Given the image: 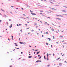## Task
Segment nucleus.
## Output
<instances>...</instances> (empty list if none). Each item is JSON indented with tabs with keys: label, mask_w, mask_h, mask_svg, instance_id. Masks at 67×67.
<instances>
[{
	"label": "nucleus",
	"mask_w": 67,
	"mask_h": 67,
	"mask_svg": "<svg viewBox=\"0 0 67 67\" xmlns=\"http://www.w3.org/2000/svg\"><path fill=\"white\" fill-rule=\"evenodd\" d=\"M10 67H12V65H10Z\"/></svg>",
	"instance_id": "obj_34"
},
{
	"label": "nucleus",
	"mask_w": 67,
	"mask_h": 67,
	"mask_svg": "<svg viewBox=\"0 0 67 67\" xmlns=\"http://www.w3.org/2000/svg\"><path fill=\"white\" fill-rule=\"evenodd\" d=\"M9 21H11V19H9Z\"/></svg>",
	"instance_id": "obj_51"
},
{
	"label": "nucleus",
	"mask_w": 67,
	"mask_h": 67,
	"mask_svg": "<svg viewBox=\"0 0 67 67\" xmlns=\"http://www.w3.org/2000/svg\"><path fill=\"white\" fill-rule=\"evenodd\" d=\"M53 56H54V54H53Z\"/></svg>",
	"instance_id": "obj_54"
},
{
	"label": "nucleus",
	"mask_w": 67,
	"mask_h": 67,
	"mask_svg": "<svg viewBox=\"0 0 67 67\" xmlns=\"http://www.w3.org/2000/svg\"><path fill=\"white\" fill-rule=\"evenodd\" d=\"M48 53H47V57H48Z\"/></svg>",
	"instance_id": "obj_22"
},
{
	"label": "nucleus",
	"mask_w": 67,
	"mask_h": 67,
	"mask_svg": "<svg viewBox=\"0 0 67 67\" xmlns=\"http://www.w3.org/2000/svg\"><path fill=\"white\" fill-rule=\"evenodd\" d=\"M27 19H29V18L27 17Z\"/></svg>",
	"instance_id": "obj_60"
},
{
	"label": "nucleus",
	"mask_w": 67,
	"mask_h": 67,
	"mask_svg": "<svg viewBox=\"0 0 67 67\" xmlns=\"http://www.w3.org/2000/svg\"><path fill=\"white\" fill-rule=\"evenodd\" d=\"M1 10H2V11H3V12H4V10H2V9H1Z\"/></svg>",
	"instance_id": "obj_13"
},
{
	"label": "nucleus",
	"mask_w": 67,
	"mask_h": 67,
	"mask_svg": "<svg viewBox=\"0 0 67 67\" xmlns=\"http://www.w3.org/2000/svg\"><path fill=\"white\" fill-rule=\"evenodd\" d=\"M56 16H61V17H63V16L61 15H56Z\"/></svg>",
	"instance_id": "obj_4"
},
{
	"label": "nucleus",
	"mask_w": 67,
	"mask_h": 67,
	"mask_svg": "<svg viewBox=\"0 0 67 67\" xmlns=\"http://www.w3.org/2000/svg\"><path fill=\"white\" fill-rule=\"evenodd\" d=\"M15 48H16V49H19V48H16V47H15Z\"/></svg>",
	"instance_id": "obj_30"
},
{
	"label": "nucleus",
	"mask_w": 67,
	"mask_h": 67,
	"mask_svg": "<svg viewBox=\"0 0 67 67\" xmlns=\"http://www.w3.org/2000/svg\"><path fill=\"white\" fill-rule=\"evenodd\" d=\"M11 7H12V8H13V6H11Z\"/></svg>",
	"instance_id": "obj_58"
},
{
	"label": "nucleus",
	"mask_w": 67,
	"mask_h": 67,
	"mask_svg": "<svg viewBox=\"0 0 67 67\" xmlns=\"http://www.w3.org/2000/svg\"><path fill=\"white\" fill-rule=\"evenodd\" d=\"M63 15H67V14H63Z\"/></svg>",
	"instance_id": "obj_9"
},
{
	"label": "nucleus",
	"mask_w": 67,
	"mask_h": 67,
	"mask_svg": "<svg viewBox=\"0 0 67 67\" xmlns=\"http://www.w3.org/2000/svg\"><path fill=\"white\" fill-rule=\"evenodd\" d=\"M15 46H18V45H16Z\"/></svg>",
	"instance_id": "obj_62"
},
{
	"label": "nucleus",
	"mask_w": 67,
	"mask_h": 67,
	"mask_svg": "<svg viewBox=\"0 0 67 67\" xmlns=\"http://www.w3.org/2000/svg\"><path fill=\"white\" fill-rule=\"evenodd\" d=\"M30 27H29V28H26V30H27V29H30Z\"/></svg>",
	"instance_id": "obj_23"
},
{
	"label": "nucleus",
	"mask_w": 67,
	"mask_h": 67,
	"mask_svg": "<svg viewBox=\"0 0 67 67\" xmlns=\"http://www.w3.org/2000/svg\"><path fill=\"white\" fill-rule=\"evenodd\" d=\"M36 63H38V62H41V61L38 60L37 61H36Z\"/></svg>",
	"instance_id": "obj_3"
},
{
	"label": "nucleus",
	"mask_w": 67,
	"mask_h": 67,
	"mask_svg": "<svg viewBox=\"0 0 67 67\" xmlns=\"http://www.w3.org/2000/svg\"><path fill=\"white\" fill-rule=\"evenodd\" d=\"M60 59V58H59L57 59V60L58 59Z\"/></svg>",
	"instance_id": "obj_25"
},
{
	"label": "nucleus",
	"mask_w": 67,
	"mask_h": 67,
	"mask_svg": "<svg viewBox=\"0 0 67 67\" xmlns=\"http://www.w3.org/2000/svg\"><path fill=\"white\" fill-rule=\"evenodd\" d=\"M20 31L21 32H22V29L20 30Z\"/></svg>",
	"instance_id": "obj_35"
},
{
	"label": "nucleus",
	"mask_w": 67,
	"mask_h": 67,
	"mask_svg": "<svg viewBox=\"0 0 67 67\" xmlns=\"http://www.w3.org/2000/svg\"><path fill=\"white\" fill-rule=\"evenodd\" d=\"M40 12H43V11H41V10H40Z\"/></svg>",
	"instance_id": "obj_38"
},
{
	"label": "nucleus",
	"mask_w": 67,
	"mask_h": 67,
	"mask_svg": "<svg viewBox=\"0 0 67 67\" xmlns=\"http://www.w3.org/2000/svg\"><path fill=\"white\" fill-rule=\"evenodd\" d=\"M49 66H50V65H47V67H49Z\"/></svg>",
	"instance_id": "obj_27"
},
{
	"label": "nucleus",
	"mask_w": 67,
	"mask_h": 67,
	"mask_svg": "<svg viewBox=\"0 0 67 67\" xmlns=\"http://www.w3.org/2000/svg\"><path fill=\"white\" fill-rule=\"evenodd\" d=\"M8 40H9L10 41V39H9L8 38Z\"/></svg>",
	"instance_id": "obj_64"
},
{
	"label": "nucleus",
	"mask_w": 67,
	"mask_h": 67,
	"mask_svg": "<svg viewBox=\"0 0 67 67\" xmlns=\"http://www.w3.org/2000/svg\"><path fill=\"white\" fill-rule=\"evenodd\" d=\"M51 47H52V45H51Z\"/></svg>",
	"instance_id": "obj_61"
},
{
	"label": "nucleus",
	"mask_w": 67,
	"mask_h": 67,
	"mask_svg": "<svg viewBox=\"0 0 67 67\" xmlns=\"http://www.w3.org/2000/svg\"><path fill=\"white\" fill-rule=\"evenodd\" d=\"M24 15V16H25V15L24 14H23Z\"/></svg>",
	"instance_id": "obj_59"
},
{
	"label": "nucleus",
	"mask_w": 67,
	"mask_h": 67,
	"mask_svg": "<svg viewBox=\"0 0 67 67\" xmlns=\"http://www.w3.org/2000/svg\"><path fill=\"white\" fill-rule=\"evenodd\" d=\"M59 66H62V63H59Z\"/></svg>",
	"instance_id": "obj_6"
},
{
	"label": "nucleus",
	"mask_w": 67,
	"mask_h": 67,
	"mask_svg": "<svg viewBox=\"0 0 67 67\" xmlns=\"http://www.w3.org/2000/svg\"><path fill=\"white\" fill-rule=\"evenodd\" d=\"M53 39H55V37H54V36H53Z\"/></svg>",
	"instance_id": "obj_26"
},
{
	"label": "nucleus",
	"mask_w": 67,
	"mask_h": 67,
	"mask_svg": "<svg viewBox=\"0 0 67 67\" xmlns=\"http://www.w3.org/2000/svg\"><path fill=\"white\" fill-rule=\"evenodd\" d=\"M56 19H58V20H60V19H59V18H56Z\"/></svg>",
	"instance_id": "obj_8"
},
{
	"label": "nucleus",
	"mask_w": 67,
	"mask_h": 67,
	"mask_svg": "<svg viewBox=\"0 0 67 67\" xmlns=\"http://www.w3.org/2000/svg\"><path fill=\"white\" fill-rule=\"evenodd\" d=\"M46 44L47 45H48V43H46Z\"/></svg>",
	"instance_id": "obj_16"
},
{
	"label": "nucleus",
	"mask_w": 67,
	"mask_h": 67,
	"mask_svg": "<svg viewBox=\"0 0 67 67\" xmlns=\"http://www.w3.org/2000/svg\"><path fill=\"white\" fill-rule=\"evenodd\" d=\"M51 9H52V10H54L55 11L56 10H57L55 8H50Z\"/></svg>",
	"instance_id": "obj_1"
},
{
	"label": "nucleus",
	"mask_w": 67,
	"mask_h": 67,
	"mask_svg": "<svg viewBox=\"0 0 67 67\" xmlns=\"http://www.w3.org/2000/svg\"><path fill=\"white\" fill-rule=\"evenodd\" d=\"M48 18L49 19H51V18L50 17H48Z\"/></svg>",
	"instance_id": "obj_37"
},
{
	"label": "nucleus",
	"mask_w": 67,
	"mask_h": 67,
	"mask_svg": "<svg viewBox=\"0 0 67 67\" xmlns=\"http://www.w3.org/2000/svg\"><path fill=\"white\" fill-rule=\"evenodd\" d=\"M42 57V56H41L39 58V59H41V58Z\"/></svg>",
	"instance_id": "obj_32"
},
{
	"label": "nucleus",
	"mask_w": 67,
	"mask_h": 67,
	"mask_svg": "<svg viewBox=\"0 0 67 67\" xmlns=\"http://www.w3.org/2000/svg\"><path fill=\"white\" fill-rule=\"evenodd\" d=\"M26 26H27V24H25Z\"/></svg>",
	"instance_id": "obj_33"
},
{
	"label": "nucleus",
	"mask_w": 67,
	"mask_h": 67,
	"mask_svg": "<svg viewBox=\"0 0 67 67\" xmlns=\"http://www.w3.org/2000/svg\"><path fill=\"white\" fill-rule=\"evenodd\" d=\"M67 44V43H66V42H65V43H64V44Z\"/></svg>",
	"instance_id": "obj_28"
},
{
	"label": "nucleus",
	"mask_w": 67,
	"mask_h": 67,
	"mask_svg": "<svg viewBox=\"0 0 67 67\" xmlns=\"http://www.w3.org/2000/svg\"><path fill=\"white\" fill-rule=\"evenodd\" d=\"M44 59H46V58L45 57V56H44Z\"/></svg>",
	"instance_id": "obj_20"
},
{
	"label": "nucleus",
	"mask_w": 67,
	"mask_h": 67,
	"mask_svg": "<svg viewBox=\"0 0 67 67\" xmlns=\"http://www.w3.org/2000/svg\"><path fill=\"white\" fill-rule=\"evenodd\" d=\"M62 12H66V10H62Z\"/></svg>",
	"instance_id": "obj_10"
},
{
	"label": "nucleus",
	"mask_w": 67,
	"mask_h": 67,
	"mask_svg": "<svg viewBox=\"0 0 67 67\" xmlns=\"http://www.w3.org/2000/svg\"><path fill=\"white\" fill-rule=\"evenodd\" d=\"M51 2V3H52L53 4V3H52V2Z\"/></svg>",
	"instance_id": "obj_36"
},
{
	"label": "nucleus",
	"mask_w": 67,
	"mask_h": 67,
	"mask_svg": "<svg viewBox=\"0 0 67 67\" xmlns=\"http://www.w3.org/2000/svg\"><path fill=\"white\" fill-rule=\"evenodd\" d=\"M57 44H58V42H57Z\"/></svg>",
	"instance_id": "obj_57"
},
{
	"label": "nucleus",
	"mask_w": 67,
	"mask_h": 67,
	"mask_svg": "<svg viewBox=\"0 0 67 67\" xmlns=\"http://www.w3.org/2000/svg\"><path fill=\"white\" fill-rule=\"evenodd\" d=\"M4 17L5 18H6L7 17V16L6 15H4Z\"/></svg>",
	"instance_id": "obj_12"
},
{
	"label": "nucleus",
	"mask_w": 67,
	"mask_h": 67,
	"mask_svg": "<svg viewBox=\"0 0 67 67\" xmlns=\"http://www.w3.org/2000/svg\"><path fill=\"white\" fill-rule=\"evenodd\" d=\"M21 54H23V52H21Z\"/></svg>",
	"instance_id": "obj_50"
},
{
	"label": "nucleus",
	"mask_w": 67,
	"mask_h": 67,
	"mask_svg": "<svg viewBox=\"0 0 67 67\" xmlns=\"http://www.w3.org/2000/svg\"><path fill=\"white\" fill-rule=\"evenodd\" d=\"M65 41L64 40V41H62V42H64Z\"/></svg>",
	"instance_id": "obj_53"
},
{
	"label": "nucleus",
	"mask_w": 67,
	"mask_h": 67,
	"mask_svg": "<svg viewBox=\"0 0 67 67\" xmlns=\"http://www.w3.org/2000/svg\"><path fill=\"white\" fill-rule=\"evenodd\" d=\"M47 60H48L49 59H48V57H47Z\"/></svg>",
	"instance_id": "obj_21"
},
{
	"label": "nucleus",
	"mask_w": 67,
	"mask_h": 67,
	"mask_svg": "<svg viewBox=\"0 0 67 67\" xmlns=\"http://www.w3.org/2000/svg\"><path fill=\"white\" fill-rule=\"evenodd\" d=\"M27 5V7H29V5H28L26 4H25Z\"/></svg>",
	"instance_id": "obj_29"
},
{
	"label": "nucleus",
	"mask_w": 67,
	"mask_h": 67,
	"mask_svg": "<svg viewBox=\"0 0 67 67\" xmlns=\"http://www.w3.org/2000/svg\"><path fill=\"white\" fill-rule=\"evenodd\" d=\"M7 25H8V22H7Z\"/></svg>",
	"instance_id": "obj_43"
},
{
	"label": "nucleus",
	"mask_w": 67,
	"mask_h": 67,
	"mask_svg": "<svg viewBox=\"0 0 67 67\" xmlns=\"http://www.w3.org/2000/svg\"><path fill=\"white\" fill-rule=\"evenodd\" d=\"M14 44L15 45H16V43H14Z\"/></svg>",
	"instance_id": "obj_40"
},
{
	"label": "nucleus",
	"mask_w": 67,
	"mask_h": 67,
	"mask_svg": "<svg viewBox=\"0 0 67 67\" xmlns=\"http://www.w3.org/2000/svg\"><path fill=\"white\" fill-rule=\"evenodd\" d=\"M51 38H49V41H51Z\"/></svg>",
	"instance_id": "obj_24"
},
{
	"label": "nucleus",
	"mask_w": 67,
	"mask_h": 67,
	"mask_svg": "<svg viewBox=\"0 0 67 67\" xmlns=\"http://www.w3.org/2000/svg\"><path fill=\"white\" fill-rule=\"evenodd\" d=\"M38 51V49L35 50V52H36V51Z\"/></svg>",
	"instance_id": "obj_19"
},
{
	"label": "nucleus",
	"mask_w": 67,
	"mask_h": 67,
	"mask_svg": "<svg viewBox=\"0 0 67 67\" xmlns=\"http://www.w3.org/2000/svg\"><path fill=\"white\" fill-rule=\"evenodd\" d=\"M10 13L11 14H12V12H10Z\"/></svg>",
	"instance_id": "obj_31"
},
{
	"label": "nucleus",
	"mask_w": 67,
	"mask_h": 67,
	"mask_svg": "<svg viewBox=\"0 0 67 67\" xmlns=\"http://www.w3.org/2000/svg\"><path fill=\"white\" fill-rule=\"evenodd\" d=\"M21 58H19V59H21Z\"/></svg>",
	"instance_id": "obj_49"
},
{
	"label": "nucleus",
	"mask_w": 67,
	"mask_h": 67,
	"mask_svg": "<svg viewBox=\"0 0 67 67\" xmlns=\"http://www.w3.org/2000/svg\"><path fill=\"white\" fill-rule=\"evenodd\" d=\"M64 7H65V8H67V7H66L65 6H64Z\"/></svg>",
	"instance_id": "obj_56"
},
{
	"label": "nucleus",
	"mask_w": 67,
	"mask_h": 67,
	"mask_svg": "<svg viewBox=\"0 0 67 67\" xmlns=\"http://www.w3.org/2000/svg\"><path fill=\"white\" fill-rule=\"evenodd\" d=\"M17 26H19V25H18V24H17Z\"/></svg>",
	"instance_id": "obj_48"
},
{
	"label": "nucleus",
	"mask_w": 67,
	"mask_h": 67,
	"mask_svg": "<svg viewBox=\"0 0 67 67\" xmlns=\"http://www.w3.org/2000/svg\"><path fill=\"white\" fill-rule=\"evenodd\" d=\"M1 22V20H0V23Z\"/></svg>",
	"instance_id": "obj_46"
},
{
	"label": "nucleus",
	"mask_w": 67,
	"mask_h": 67,
	"mask_svg": "<svg viewBox=\"0 0 67 67\" xmlns=\"http://www.w3.org/2000/svg\"><path fill=\"white\" fill-rule=\"evenodd\" d=\"M63 37V36H61V38H62V37Z\"/></svg>",
	"instance_id": "obj_55"
},
{
	"label": "nucleus",
	"mask_w": 67,
	"mask_h": 67,
	"mask_svg": "<svg viewBox=\"0 0 67 67\" xmlns=\"http://www.w3.org/2000/svg\"><path fill=\"white\" fill-rule=\"evenodd\" d=\"M34 25H37V24L36 23H35L34 24Z\"/></svg>",
	"instance_id": "obj_18"
},
{
	"label": "nucleus",
	"mask_w": 67,
	"mask_h": 67,
	"mask_svg": "<svg viewBox=\"0 0 67 67\" xmlns=\"http://www.w3.org/2000/svg\"><path fill=\"white\" fill-rule=\"evenodd\" d=\"M31 57H32V56H30L28 57L29 58H31Z\"/></svg>",
	"instance_id": "obj_15"
},
{
	"label": "nucleus",
	"mask_w": 67,
	"mask_h": 67,
	"mask_svg": "<svg viewBox=\"0 0 67 67\" xmlns=\"http://www.w3.org/2000/svg\"><path fill=\"white\" fill-rule=\"evenodd\" d=\"M40 53V51L38 52H37V53L36 54L37 55V54H39V53Z\"/></svg>",
	"instance_id": "obj_5"
},
{
	"label": "nucleus",
	"mask_w": 67,
	"mask_h": 67,
	"mask_svg": "<svg viewBox=\"0 0 67 67\" xmlns=\"http://www.w3.org/2000/svg\"><path fill=\"white\" fill-rule=\"evenodd\" d=\"M46 34H48V32H46Z\"/></svg>",
	"instance_id": "obj_42"
},
{
	"label": "nucleus",
	"mask_w": 67,
	"mask_h": 67,
	"mask_svg": "<svg viewBox=\"0 0 67 67\" xmlns=\"http://www.w3.org/2000/svg\"><path fill=\"white\" fill-rule=\"evenodd\" d=\"M31 14H32V15H36V14L34 13H31Z\"/></svg>",
	"instance_id": "obj_2"
},
{
	"label": "nucleus",
	"mask_w": 67,
	"mask_h": 67,
	"mask_svg": "<svg viewBox=\"0 0 67 67\" xmlns=\"http://www.w3.org/2000/svg\"><path fill=\"white\" fill-rule=\"evenodd\" d=\"M45 23L46 24H47V22H45Z\"/></svg>",
	"instance_id": "obj_52"
},
{
	"label": "nucleus",
	"mask_w": 67,
	"mask_h": 67,
	"mask_svg": "<svg viewBox=\"0 0 67 67\" xmlns=\"http://www.w3.org/2000/svg\"><path fill=\"white\" fill-rule=\"evenodd\" d=\"M30 12H31V13H33V11H31V10H30Z\"/></svg>",
	"instance_id": "obj_17"
},
{
	"label": "nucleus",
	"mask_w": 67,
	"mask_h": 67,
	"mask_svg": "<svg viewBox=\"0 0 67 67\" xmlns=\"http://www.w3.org/2000/svg\"><path fill=\"white\" fill-rule=\"evenodd\" d=\"M19 43L20 44H23V42H19Z\"/></svg>",
	"instance_id": "obj_14"
},
{
	"label": "nucleus",
	"mask_w": 67,
	"mask_h": 67,
	"mask_svg": "<svg viewBox=\"0 0 67 67\" xmlns=\"http://www.w3.org/2000/svg\"><path fill=\"white\" fill-rule=\"evenodd\" d=\"M11 27H12V24H11Z\"/></svg>",
	"instance_id": "obj_45"
},
{
	"label": "nucleus",
	"mask_w": 67,
	"mask_h": 67,
	"mask_svg": "<svg viewBox=\"0 0 67 67\" xmlns=\"http://www.w3.org/2000/svg\"><path fill=\"white\" fill-rule=\"evenodd\" d=\"M9 27H10V28H11V26H9Z\"/></svg>",
	"instance_id": "obj_63"
},
{
	"label": "nucleus",
	"mask_w": 67,
	"mask_h": 67,
	"mask_svg": "<svg viewBox=\"0 0 67 67\" xmlns=\"http://www.w3.org/2000/svg\"><path fill=\"white\" fill-rule=\"evenodd\" d=\"M44 55H45V52H44Z\"/></svg>",
	"instance_id": "obj_47"
},
{
	"label": "nucleus",
	"mask_w": 67,
	"mask_h": 67,
	"mask_svg": "<svg viewBox=\"0 0 67 67\" xmlns=\"http://www.w3.org/2000/svg\"><path fill=\"white\" fill-rule=\"evenodd\" d=\"M51 30H52V31H54V29H52Z\"/></svg>",
	"instance_id": "obj_11"
},
{
	"label": "nucleus",
	"mask_w": 67,
	"mask_h": 67,
	"mask_svg": "<svg viewBox=\"0 0 67 67\" xmlns=\"http://www.w3.org/2000/svg\"><path fill=\"white\" fill-rule=\"evenodd\" d=\"M12 38H13V36H12Z\"/></svg>",
	"instance_id": "obj_39"
},
{
	"label": "nucleus",
	"mask_w": 67,
	"mask_h": 67,
	"mask_svg": "<svg viewBox=\"0 0 67 67\" xmlns=\"http://www.w3.org/2000/svg\"><path fill=\"white\" fill-rule=\"evenodd\" d=\"M31 31L32 32H34V30H32Z\"/></svg>",
	"instance_id": "obj_41"
},
{
	"label": "nucleus",
	"mask_w": 67,
	"mask_h": 67,
	"mask_svg": "<svg viewBox=\"0 0 67 67\" xmlns=\"http://www.w3.org/2000/svg\"><path fill=\"white\" fill-rule=\"evenodd\" d=\"M40 55H38V57H40Z\"/></svg>",
	"instance_id": "obj_44"
},
{
	"label": "nucleus",
	"mask_w": 67,
	"mask_h": 67,
	"mask_svg": "<svg viewBox=\"0 0 67 67\" xmlns=\"http://www.w3.org/2000/svg\"><path fill=\"white\" fill-rule=\"evenodd\" d=\"M26 44V43H25V42H23V44H24V45H25Z\"/></svg>",
	"instance_id": "obj_7"
}]
</instances>
